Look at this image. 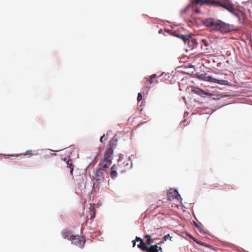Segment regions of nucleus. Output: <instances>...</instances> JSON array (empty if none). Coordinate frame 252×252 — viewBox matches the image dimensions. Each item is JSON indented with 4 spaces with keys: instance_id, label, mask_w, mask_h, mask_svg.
Here are the masks:
<instances>
[{
    "instance_id": "f257e3e1",
    "label": "nucleus",
    "mask_w": 252,
    "mask_h": 252,
    "mask_svg": "<svg viewBox=\"0 0 252 252\" xmlns=\"http://www.w3.org/2000/svg\"><path fill=\"white\" fill-rule=\"evenodd\" d=\"M204 25L212 31H219L222 33H227L234 29L233 25L226 24L220 20L213 18H207L203 21Z\"/></svg>"
},
{
    "instance_id": "f03ea898",
    "label": "nucleus",
    "mask_w": 252,
    "mask_h": 252,
    "mask_svg": "<svg viewBox=\"0 0 252 252\" xmlns=\"http://www.w3.org/2000/svg\"><path fill=\"white\" fill-rule=\"evenodd\" d=\"M206 3H209L214 6L222 7L229 11H232L234 7L232 4L230 3L228 0H193L192 3L196 4H204Z\"/></svg>"
},
{
    "instance_id": "7ed1b4c3",
    "label": "nucleus",
    "mask_w": 252,
    "mask_h": 252,
    "mask_svg": "<svg viewBox=\"0 0 252 252\" xmlns=\"http://www.w3.org/2000/svg\"><path fill=\"white\" fill-rule=\"evenodd\" d=\"M136 242H140V244L137 245V247L140 250L146 251L147 252H157L158 245H150V247H148L146 245L143 240L139 237H136L135 240L132 241L133 247H135L136 245Z\"/></svg>"
},
{
    "instance_id": "20e7f679",
    "label": "nucleus",
    "mask_w": 252,
    "mask_h": 252,
    "mask_svg": "<svg viewBox=\"0 0 252 252\" xmlns=\"http://www.w3.org/2000/svg\"><path fill=\"white\" fill-rule=\"evenodd\" d=\"M113 150L112 148L109 147L105 152L104 158L101 160L99 165L103 167H109L112 163V154Z\"/></svg>"
},
{
    "instance_id": "39448f33",
    "label": "nucleus",
    "mask_w": 252,
    "mask_h": 252,
    "mask_svg": "<svg viewBox=\"0 0 252 252\" xmlns=\"http://www.w3.org/2000/svg\"><path fill=\"white\" fill-rule=\"evenodd\" d=\"M108 167H103L102 166L99 165V168L96 170L94 174V180L97 182L98 184L101 183L104 180L105 174L108 173L106 172V169Z\"/></svg>"
},
{
    "instance_id": "423d86ee",
    "label": "nucleus",
    "mask_w": 252,
    "mask_h": 252,
    "mask_svg": "<svg viewBox=\"0 0 252 252\" xmlns=\"http://www.w3.org/2000/svg\"><path fill=\"white\" fill-rule=\"evenodd\" d=\"M203 79L205 81H208L210 82L215 83L220 85H226L228 84V81L224 80H219L216 78H214L211 75H205L203 77Z\"/></svg>"
},
{
    "instance_id": "0eeeda50",
    "label": "nucleus",
    "mask_w": 252,
    "mask_h": 252,
    "mask_svg": "<svg viewBox=\"0 0 252 252\" xmlns=\"http://www.w3.org/2000/svg\"><path fill=\"white\" fill-rule=\"evenodd\" d=\"M157 78V75L154 74L150 76L149 79L146 78V81L145 82L144 86L143 87V90L144 91L147 92L149 89L151 88V85L153 83H157V80H154V79Z\"/></svg>"
},
{
    "instance_id": "6e6552de",
    "label": "nucleus",
    "mask_w": 252,
    "mask_h": 252,
    "mask_svg": "<svg viewBox=\"0 0 252 252\" xmlns=\"http://www.w3.org/2000/svg\"><path fill=\"white\" fill-rule=\"evenodd\" d=\"M72 243L80 248H83L85 243V239L83 237L79 236L78 235L74 236L72 240Z\"/></svg>"
},
{
    "instance_id": "1a4fd4ad",
    "label": "nucleus",
    "mask_w": 252,
    "mask_h": 252,
    "mask_svg": "<svg viewBox=\"0 0 252 252\" xmlns=\"http://www.w3.org/2000/svg\"><path fill=\"white\" fill-rule=\"evenodd\" d=\"M168 198L169 200L171 201L174 199H181V197L179 194L178 191L176 189H170L167 193Z\"/></svg>"
},
{
    "instance_id": "9d476101",
    "label": "nucleus",
    "mask_w": 252,
    "mask_h": 252,
    "mask_svg": "<svg viewBox=\"0 0 252 252\" xmlns=\"http://www.w3.org/2000/svg\"><path fill=\"white\" fill-rule=\"evenodd\" d=\"M191 92L196 94L202 97H205L206 95L211 96L212 94L206 92L199 88H195L191 90Z\"/></svg>"
},
{
    "instance_id": "9b49d317",
    "label": "nucleus",
    "mask_w": 252,
    "mask_h": 252,
    "mask_svg": "<svg viewBox=\"0 0 252 252\" xmlns=\"http://www.w3.org/2000/svg\"><path fill=\"white\" fill-rule=\"evenodd\" d=\"M62 235L64 239H68L70 241L73 240L75 235H73L72 232L67 229L64 230L62 231Z\"/></svg>"
},
{
    "instance_id": "f8f14e48",
    "label": "nucleus",
    "mask_w": 252,
    "mask_h": 252,
    "mask_svg": "<svg viewBox=\"0 0 252 252\" xmlns=\"http://www.w3.org/2000/svg\"><path fill=\"white\" fill-rule=\"evenodd\" d=\"M120 168L121 166L119 165L117 166H116L115 165H113L110 172V176L112 179L115 178L117 176V172L116 170L122 172V171L120 170Z\"/></svg>"
},
{
    "instance_id": "ddd939ff",
    "label": "nucleus",
    "mask_w": 252,
    "mask_h": 252,
    "mask_svg": "<svg viewBox=\"0 0 252 252\" xmlns=\"http://www.w3.org/2000/svg\"><path fill=\"white\" fill-rule=\"evenodd\" d=\"M187 44H188L190 49H193L197 46V43L195 39L190 36Z\"/></svg>"
},
{
    "instance_id": "4468645a",
    "label": "nucleus",
    "mask_w": 252,
    "mask_h": 252,
    "mask_svg": "<svg viewBox=\"0 0 252 252\" xmlns=\"http://www.w3.org/2000/svg\"><path fill=\"white\" fill-rule=\"evenodd\" d=\"M63 160L65 161L67 167L70 169V173L71 175H73V171L74 169V165H73L72 160L69 159V158L67 160L66 158H64Z\"/></svg>"
},
{
    "instance_id": "2eb2a0df",
    "label": "nucleus",
    "mask_w": 252,
    "mask_h": 252,
    "mask_svg": "<svg viewBox=\"0 0 252 252\" xmlns=\"http://www.w3.org/2000/svg\"><path fill=\"white\" fill-rule=\"evenodd\" d=\"M209 41L203 39L201 40V48L205 51H207L209 50Z\"/></svg>"
},
{
    "instance_id": "dca6fc26",
    "label": "nucleus",
    "mask_w": 252,
    "mask_h": 252,
    "mask_svg": "<svg viewBox=\"0 0 252 252\" xmlns=\"http://www.w3.org/2000/svg\"><path fill=\"white\" fill-rule=\"evenodd\" d=\"M144 238L146 239V242L144 243L146 244V246H150L153 243V241L152 239V237L150 235L147 234L144 236Z\"/></svg>"
},
{
    "instance_id": "f3484780",
    "label": "nucleus",
    "mask_w": 252,
    "mask_h": 252,
    "mask_svg": "<svg viewBox=\"0 0 252 252\" xmlns=\"http://www.w3.org/2000/svg\"><path fill=\"white\" fill-rule=\"evenodd\" d=\"M190 36L189 35H181L180 36H178L179 37H180L181 39L183 40V41L184 42L185 44L187 43V41Z\"/></svg>"
},
{
    "instance_id": "a211bd4d",
    "label": "nucleus",
    "mask_w": 252,
    "mask_h": 252,
    "mask_svg": "<svg viewBox=\"0 0 252 252\" xmlns=\"http://www.w3.org/2000/svg\"><path fill=\"white\" fill-rule=\"evenodd\" d=\"M37 155V153H33L32 151V150L27 151L24 154V155L25 156H32Z\"/></svg>"
},
{
    "instance_id": "6ab92c4d",
    "label": "nucleus",
    "mask_w": 252,
    "mask_h": 252,
    "mask_svg": "<svg viewBox=\"0 0 252 252\" xmlns=\"http://www.w3.org/2000/svg\"><path fill=\"white\" fill-rule=\"evenodd\" d=\"M90 215L91 217L90 218L91 219H93L95 217V210L94 207H92L90 210Z\"/></svg>"
},
{
    "instance_id": "aec40b11",
    "label": "nucleus",
    "mask_w": 252,
    "mask_h": 252,
    "mask_svg": "<svg viewBox=\"0 0 252 252\" xmlns=\"http://www.w3.org/2000/svg\"><path fill=\"white\" fill-rule=\"evenodd\" d=\"M170 238V241H172V237H171L170 236V235L168 234H167L166 235H165L163 237V240L164 241H166L168 238Z\"/></svg>"
},
{
    "instance_id": "412c9836",
    "label": "nucleus",
    "mask_w": 252,
    "mask_h": 252,
    "mask_svg": "<svg viewBox=\"0 0 252 252\" xmlns=\"http://www.w3.org/2000/svg\"><path fill=\"white\" fill-rule=\"evenodd\" d=\"M142 99V94L140 93H139L138 94V96H137V101L138 102L140 101Z\"/></svg>"
},
{
    "instance_id": "4be33fe9",
    "label": "nucleus",
    "mask_w": 252,
    "mask_h": 252,
    "mask_svg": "<svg viewBox=\"0 0 252 252\" xmlns=\"http://www.w3.org/2000/svg\"><path fill=\"white\" fill-rule=\"evenodd\" d=\"M194 222V224L195 226V227L198 229L199 230L200 232H201V228L200 227V226L196 223L195 222V221H193Z\"/></svg>"
},
{
    "instance_id": "5701e85b",
    "label": "nucleus",
    "mask_w": 252,
    "mask_h": 252,
    "mask_svg": "<svg viewBox=\"0 0 252 252\" xmlns=\"http://www.w3.org/2000/svg\"><path fill=\"white\" fill-rule=\"evenodd\" d=\"M158 249H157V252H162V249L160 247H158Z\"/></svg>"
},
{
    "instance_id": "b1692460",
    "label": "nucleus",
    "mask_w": 252,
    "mask_h": 252,
    "mask_svg": "<svg viewBox=\"0 0 252 252\" xmlns=\"http://www.w3.org/2000/svg\"><path fill=\"white\" fill-rule=\"evenodd\" d=\"M105 137V135L104 134L103 136H102L101 137H100V141L101 142H103V139Z\"/></svg>"
},
{
    "instance_id": "393cba45",
    "label": "nucleus",
    "mask_w": 252,
    "mask_h": 252,
    "mask_svg": "<svg viewBox=\"0 0 252 252\" xmlns=\"http://www.w3.org/2000/svg\"><path fill=\"white\" fill-rule=\"evenodd\" d=\"M164 241L163 240H162V241H160L158 243V245H161L162 244H163L164 243Z\"/></svg>"
},
{
    "instance_id": "a878e982",
    "label": "nucleus",
    "mask_w": 252,
    "mask_h": 252,
    "mask_svg": "<svg viewBox=\"0 0 252 252\" xmlns=\"http://www.w3.org/2000/svg\"><path fill=\"white\" fill-rule=\"evenodd\" d=\"M244 18H245V15H243Z\"/></svg>"
}]
</instances>
